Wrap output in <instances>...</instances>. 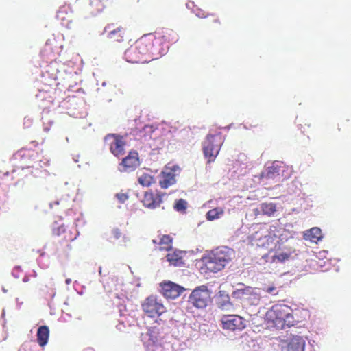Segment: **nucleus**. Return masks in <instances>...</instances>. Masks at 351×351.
Instances as JSON below:
<instances>
[{
	"label": "nucleus",
	"instance_id": "nucleus-1",
	"mask_svg": "<svg viewBox=\"0 0 351 351\" xmlns=\"http://www.w3.org/2000/svg\"><path fill=\"white\" fill-rule=\"evenodd\" d=\"M234 257V251L228 246H219L202 258L207 271L217 273L223 270Z\"/></svg>",
	"mask_w": 351,
	"mask_h": 351
},
{
	"label": "nucleus",
	"instance_id": "nucleus-2",
	"mask_svg": "<svg viewBox=\"0 0 351 351\" xmlns=\"http://www.w3.org/2000/svg\"><path fill=\"white\" fill-rule=\"evenodd\" d=\"M287 176L285 165L282 162L276 160L265 165L264 169L258 176V180L260 183L267 188V185L279 182L281 178Z\"/></svg>",
	"mask_w": 351,
	"mask_h": 351
},
{
	"label": "nucleus",
	"instance_id": "nucleus-3",
	"mask_svg": "<svg viewBox=\"0 0 351 351\" xmlns=\"http://www.w3.org/2000/svg\"><path fill=\"white\" fill-rule=\"evenodd\" d=\"M28 158V163L25 167H22L24 169H31L30 173L35 178H46L49 176V172L43 169L50 165V160L46 157L40 156L37 152H28L25 155Z\"/></svg>",
	"mask_w": 351,
	"mask_h": 351
},
{
	"label": "nucleus",
	"instance_id": "nucleus-4",
	"mask_svg": "<svg viewBox=\"0 0 351 351\" xmlns=\"http://www.w3.org/2000/svg\"><path fill=\"white\" fill-rule=\"evenodd\" d=\"M233 298L239 300L243 305L257 306L261 298V290L259 288L239 284L232 293Z\"/></svg>",
	"mask_w": 351,
	"mask_h": 351
},
{
	"label": "nucleus",
	"instance_id": "nucleus-5",
	"mask_svg": "<svg viewBox=\"0 0 351 351\" xmlns=\"http://www.w3.org/2000/svg\"><path fill=\"white\" fill-rule=\"evenodd\" d=\"M289 308L284 304L274 305L266 313L267 328L269 330L285 329L284 317L287 315Z\"/></svg>",
	"mask_w": 351,
	"mask_h": 351
},
{
	"label": "nucleus",
	"instance_id": "nucleus-6",
	"mask_svg": "<svg viewBox=\"0 0 351 351\" xmlns=\"http://www.w3.org/2000/svg\"><path fill=\"white\" fill-rule=\"evenodd\" d=\"M210 295L211 293L207 286L201 285L195 287L188 297L187 308L204 309L211 302Z\"/></svg>",
	"mask_w": 351,
	"mask_h": 351
},
{
	"label": "nucleus",
	"instance_id": "nucleus-7",
	"mask_svg": "<svg viewBox=\"0 0 351 351\" xmlns=\"http://www.w3.org/2000/svg\"><path fill=\"white\" fill-rule=\"evenodd\" d=\"M147 42L146 48L147 53L146 58L148 62L152 60H156L163 56L169 49V45L162 41V38L159 36H153L151 34L143 36Z\"/></svg>",
	"mask_w": 351,
	"mask_h": 351
},
{
	"label": "nucleus",
	"instance_id": "nucleus-8",
	"mask_svg": "<svg viewBox=\"0 0 351 351\" xmlns=\"http://www.w3.org/2000/svg\"><path fill=\"white\" fill-rule=\"evenodd\" d=\"M145 39L141 37L138 40L134 46H131L124 53V58L128 62L130 63H145L148 62L146 54L147 49L146 48Z\"/></svg>",
	"mask_w": 351,
	"mask_h": 351
},
{
	"label": "nucleus",
	"instance_id": "nucleus-9",
	"mask_svg": "<svg viewBox=\"0 0 351 351\" xmlns=\"http://www.w3.org/2000/svg\"><path fill=\"white\" fill-rule=\"evenodd\" d=\"M221 145L222 141L220 134H208L206 136L202 143V150L205 158L208 159V162L215 160L219 152Z\"/></svg>",
	"mask_w": 351,
	"mask_h": 351
},
{
	"label": "nucleus",
	"instance_id": "nucleus-10",
	"mask_svg": "<svg viewBox=\"0 0 351 351\" xmlns=\"http://www.w3.org/2000/svg\"><path fill=\"white\" fill-rule=\"evenodd\" d=\"M144 313L151 318H158L166 311L160 299L155 295L147 297L142 303Z\"/></svg>",
	"mask_w": 351,
	"mask_h": 351
},
{
	"label": "nucleus",
	"instance_id": "nucleus-11",
	"mask_svg": "<svg viewBox=\"0 0 351 351\" xmlns=\"http://www.w3.org/2000/svg\"><path fill=\"white\" fill-rule=\"evenodd\" d=\"M104 142L106 145L109 147L111 153L115 156L124 154L125 141L123 136L115 134H109L105 136Z\"/></svg>",
	"mask_w": 351,
	"mask_h": 351
},
{
	"label": "nucleus",
	"instance_id": "nucleus-12",
	"mask_svg": "<svg viewBox=\"0 0 351 351\" xmlns=\"http://www.w3.org/2000/svg\"><path fill=\"white\" fill-rule=\"evenodd\" d=\"M221 324L223 329L230 331L241 330L245 327L243 319L236 315H223Z\"/></svg>",
	"mask_w": 351,
	"mask_h": 351
},
{
	"label": "nucleus",
	"instance_id": "nucleus-13",
	"mask_svg": "<svg viewBox=\"0 0 351 351\" xmlns=\"http://www.w3.org/2000/svg\"><path fill=\"white\" fill-rule=\"evenodd\" d=\"M118 308L120 316L122 317V319L119 320L120 324L130 325L134 317L136 316V307L128 300L126 303L119 304Z\"/></svg>",
	"mask_w": 351,
	"mask_h": 351
},
{
	"label": "nucleus",
	"instance_id": "nucleus-14",
	"mask_svg": "<svg viewBox=\"0 0 351 351\" xmlns=\"http://www.w3.org/2000/svg\"><path fill=\"white\" fill-rule=\"evenodd\" d=\"M138 154L135 152H130L128 155L125 157L119 165V170L120 171L130 172L134 171L139 165Z\"/></svg>",
	"mask_w": 351,
	"mask_h": 351
},
{
	"label": "nucleus",
	"instance_id": "nucleus-15",
	"mask_svg": "<svg viewBox=\"0 0 351 351\" xmlns=\"http://www.w3.org/2000/svg\"><path fill=\"white\" fill-rule=\"evenodd\" d=\"M160 287L161 293L167 299H175L178 298L184 290L181 286L170 281L161 284Z\"/></svg>",
	"mask_w": 351,
	"mask_h": 351
},
{
	"label": "nucleus",
	"instance_id": "nucleus-16",
	"mask_svg": "<svg viewBox=\"0 0 351 351\" xmlns=\"http://www.w3.org/2000/svg\"><path fill=\"white\" fill-rule=\"evenodd\" d=\"M289 331L292 338L287 345V351H304L306 341L304 337L295 334L297 331H295V328H292Z\"/></svg>",
	"mask_w": 351,
	"mask_h": 351
},
{
	"label": "nucleus",
	"instance_id": "nucleus-17",
	"mask_svg": "<svg viewBox=\"0 0 351 351\" xmlns=\"http://www.w3.org/2000/svg\"><path fill=\"white\" fill-rule=\"evenodd\" d=\"M100 282L103 283L104 289L107 292L111 293L113 291H119L122 289L121 287L123 285V280L117 276L111 275L106 280V281L100 280Z\"/></svg>",
	"mask_w": 351,
	"mask_h": 351
},
{
	"label": "nucleus",
	"instance_id": "nucleus-18",
	"mask_svg": "<svg viewBox=\"0 0 351 351\" xmlns=\"http://www.w3.org/2000/svg\"><path fill=\"white\" fill-rule=\"evenodd\" d=\"M176 182L175 174L172 169L166 168L161 172L159 184L162 188L167 189L174 184Z\"/></svg>",
	"mask_w": 351,
	"mask_h": 351
},
{
	"label": "nucleus",
	"instance_id": "nucleus-19",
	"mask_svg": "<svg viewBox=\"0 0 351 351\" xmlns=\"http://www.w3.org/2000/svg\"><path fill=\"white\" fill-rule=\"evenodd\" d=\"M256 210L258 214L274 217L278 209L276 204L274 202H263L259 204Z\"/></svg>",
	"mask_w": 351,
	"mask_h": 351
},
{
	"label": "nucleus",
	"instance_id": "nucleus-20",
	"mask_svg": "<svg viewBox=\"0 0 351 351\" xmlns=\"http://www.w3.org/2000/svg\"><path fill=\"white\" fill-rule=\"evenodd\" d=\"M142 202L145 207L154 209L160 206L162 199L160 196L154 195L152 193L145 192Z\"/></svg>",
	"mask_w": 351,
	"mask_h": 351
},
{
	"label": "nucleus",
	"instance_id": "nucleus-21",
	"mask_svg": "<svg viewBox=\"0 0 351 351\" xmlns=\"http://www.w3.org/2000/svg\"><path fill=\"white\" fill-rule=\"evenodd\" d=\"M254 239L259 242L258 245L263 247L268 246L269 243H272L271 232H269L267 229H263L261 232H256L254 234Z\"/></svg>",
	"mask_w": 351,
	"mask_h": 351
},
{
	"label": "nucleus",
	"instance_id": "nucleus-22",
	"mask_svg": "<svg viewBox=\"0 0 351 351\" xmlns=\"http://www.w3.org/2000/svg\"><path fill=\"white\" fill-rule=\"evenodd\" d=\"M296 255L293 250L290 249H285L283 250L277 252L272 257V262L274 263H285L289 259H292Z\"/></svg>",
	"mask_w": 351,
	"mask_h": 351
},
{
	"label": "nucleus",
	"instance_id": "nucleus-23",
	"mask_svg": "<svg viewBox=\"0 0 351 351\" xmlns=\"http://www.w3.org/2000/svg\"><path fill=\"white\" fill-rule=\"evenodd\" d=\"M216 303L217 306L222 310H229L232 307L230 298L224 291H220L217 297Z\"/></svg>",
	"mask_w": 351,
	"mask_h": 351
},
{
	"label": "nucleus",
	"instance_id": "nucleus-24",
	"mask_svg": "<svg viewBox=\"0 0 351 351\" xmlns=\"http://www.w3.org/2000/svg\"><path fill=\"white\" fill-rule=\"evenodd\" d=\"M304 237L306 240L317 243L322 239V230L317 227H313L304 232Z\"/></svg>",
	"mask_w": 351,
	"mask_h": 351
},
{
	"label": "nucleus",
	"instance_id": "nucleus-25",
	"mask_svg": "<svg viewBox=\"0 0 351 351\" xmlns=\"http://www.w3.org/2000/svg\"><path fill=\"white\" fill-rule=\"evenodd\" d=\"M49 335V328L46 326H40L37 331V341L40 346H45L48 342Z\"/></svg>",
	"mask_w": 351,
	"mask_h": 351
},
{
	"label": "nucleus",
	"instance_id": "nucleus-26",
	"mask_svg": "<svg viewBox=\"0 0 351 351\" xmlns=\"http://www.w3.org/2000/svg\"><path fill=\"white\" fill-rule=\"evenodd\" d=\"M159 37L162 38V41L167 44L169 43H175L179 39V36L177 33L172 29H167L166 31L163 32V34L159 36Z\"/></svg>",
	"mask_w": 351,
	"mask_h": 351
},
{
	"label": "nucleus",
	"instance_id": "nucleus-27",
	"mask_svg": "<svg viewBox=\"0 0 351 351\" xmlns=\"http://www.w3.org/2000/svg\"><path fill=\"white\" fill-rule=\"evenodd\" d=\"M182 254L181 251H175L173 253H169L167 255V260L171 265H173L175 266H180L182 264Z\"/></svg>",
	"mask_w": 351,
	"mask_h": 351
},
{
	"label": "nucleus",
	"instance_id": "nucleus-28",
	"mask_svg": "<svg viewBox=\"0 0 351 351\" xmlns=\"http://www.w3.org/2000/svg\"><path fill=\"white\" fill-rule=\"evenodd\" d=\"M301 186L298 180H292L287 184L286 191L289 195H298L301 191Z\"/></svg>",
	"mask_w": 351,
	"mask_h": 351
},
{
	"label": "nucleus",
	"instance_id": "nucleus-29",
	"mask_svg": "<svg viewBox=\"0 0 351 351\" xmlns=\"http://www.w3.org/2000/svg\"><path fill=\"white\" fill-rule=\"evenodd\" d=\"M161 330H164V327L163 326H160V323H158L157 326L152 327L150 336L154 342H158L159 340L164 338V335L163 332L160 331Z\"/></svg>",
	"mask_w": 351,
	"mask_h": 351
},
{
	"label": "nucleus",
	"instance_id": "nucleus-30",
	"mask_svg": "<svg viewBox=\"0 0 351 351\" xmlns=\"http://www.w3.org/2000/svg\"><path fill=\"white\" fill-rule=\"evenodd\" d=\"M157 128L152 125H146L143 127L141 132L144 134L145 140L147 137L149 138H155L156 137V130Z\"/></svg>",
	"mask_w": 351,
	"mask_h": 351
},
{
	"label": "nucleus",
	"instance_id": "nucleus-31",
	"mask_svg": "<svg viewBox=\"0 0 351 351\" xmlns=\"http://www.w3.org/2000/svg\"><path fill=\"white\" fill-rule=\"evenodd\" d=\"M223 214V210L221 208L211 209L206 213V219L208 221H213L219 218Z\"/></svg>",
	"mask_w": 351,
	"mask_h": 351
},
{
	"label": "nucleus",
	"instance_id": "nucleus-32",
	"mask_svg": "<svg viewBox=\"0 0 351 351\" xmlns=\"http://www.w3.org/2000/svg\"><path fill=\"white\" fill-rule=\"evenodd\" d=\"M108 38L114 41L121 42L123 40V30L121 28H117L109 31Z\"/></svg>",
	"mask_w": 351,
	"mask_h": 351
},
{
	"label": "nucleus",
	"instance_id": "nucleus-33",
	"mask_svg": "<svg viewBox=\"0 0 351 351\" xmlns=\"http://www.w3.org/2000/svg\"><path fill=\"white\" fill-rule=\"evenodd\" d=\"M273 236L278 238V241L283 242L284 241H287L289 237H291V234L285 229H280V230H272Z\"/></svg>",
	"mask_w": 351,
	"mask_h": 351
},
{
	"label": "nucleus",
	"instance_id": "nucleus-34",
	"mask_svg": "<svg viewBox=\"0 0 351 351\" xmlns=\"http://www.w3.org/2000/svg\"><path fill=\"white\" fill-rule=\"evenodd\" d=\"M248 322H251L252 325L255 327H258L262 325L263 323L265 322L267 325L266 317L263 319L262 317L259 316L257 313L254 315H250V317L248 319Z\"/></svg>",
	"mask_w": 351,
	"mask_h": 351
},
{
	"label": "nucleus",
	"instance_id": "nucleus-35",
	"mask_svg": "<svg viewBox=\"0 0 351 351\" xmlns=\"http://www.w3.org/2000/svg\"><path fill=\"white\" fill-rule=\"evenodd\" d=\"M138 182L143 186H149L152 183L154 182L152 176L145 173L138 177Z\"/></svg>",
	"mask_w": 351,
	"mask_h": 351
},
{
	"label": "nucleus",
	"instance_id": "nucleus-36",
	"mask_svg": "<svg viewBox=\"0 0 351 351\" xmlns=\"http://www.w3.org/2000/svg\"><path fill=\"white\" fill-rule=\"evenodd\" d=\"M70 200V196L66 195L60 199H57L49 203L50 208H53L55 205H60L62 208H66L69 206L68 202Z\"/></svg>",
	"mask_w": 351,
	"mask_h": 351
},
{
	"label": "nucleus",
	"instance_id": "nucleus-37",
	"mask_svg": "<svg viewBox=\"0 0 351 351\" xmlns=\"http://www.w3.org/2000/svg\"><path fill=\"white\" fill-rule=\"evenodd\" d=\"M171 242L172 239L169 235H162L160 237L158 243L161 245H164L165 246L163 247H160V250L165 249L168 250L171 247L170 244Z\"/></svg>",
	"mask_w": 351,
	"mask_h": 351
},
{
	"label": "nucleus",
	"instance_id": "nucleus-38",
	"mask_svg": "<svg viewBox=\"0 0 351 351\" xmlns=\"http://www.w3.org/2000/svg\"><path fill=\"white\" fill-rule=\"evenodd\" d=\"M186 206L187 202L183 199H180L175 203L174 208L178 212H184Z\"/></svg>",
	"mask_w": 351,
	"mask_h": 351
},
{
	"label": "nucleus",
	"instance_id": "nucleus-39",
	"mask_svg": "<svg viewBox=\"0 0 351 351\" xmlns=\"http://www.w3.org/2000/svg\"><path fill=\"white\" fill-rule=\"evenodd\" d=\"M285 320V329L288 327L290 328V330L292 328H295V330H296V327H294L293 325L291 324V323L293 322V317L291 315V313L289 311H287V315H286V317H284Z\"/></svg>",
	"mask_w": 351,
	"mask_h": 351
},
{
	"label": "nucleus",
	"instance_id": "nucleus-40",
	"mask_svg": "<svg viewBox=\"0 0 351 351\" xmlns=\"http://www.w3.org/2000/svg\"><path fill=\"white\" fill-rule=\"evenodd\" d=\"M36 346L35 344L32 345L30 343H23L19 351H36Z\"/></svg>",
	"mask_w": 351,
	"mask_h": 351
},
{
	"label": "nucleus",
	"instance_id": "nucleus-41",
	"mask_svg": "<svg viewBox=\"0 0 351 351\" xmlns=\"http://www.w3.org/2000/svg\"><path fill=\"white\" fill-rule=\"evenodd\" d=\"M68 113L70 116H72L75 118H82V117H84L86 115V112H82L80 110L73 111L71 109L70 110V111Z\"/></svg>",
	"mask_w": 351,
	"mask_h": 351
},
{
	"label": "nucleus",
	"instance_id": "nucleus-42",
	"mask_svg": "<svg viewBox=\"0 0 351 351\" xmlns=\"http://www.w3.org/2000/svg\"><path fill=\"white\" fill-rule=\"evenodd\" d=\"M65 232V227L62 225L53 228V233L55 235L60 236L62 233Z\"/></svg>",
	"mask_w": 351,
	"mask_h": 351
},
{
	"label": "nucleus",
	"instance_id": "nucleus-43",
	"mask_svg": "<svg viewBox=\"0 0 351 351\" xmlns=\"http://www.w3.org/2000/svg\"><path fill=\"white\" fill-rule=\"evenodd\" d=\"M115 197L117 198L119 202L121 204L125 203V202L128 199V196L125 193H117Z\"/></svg>",
	"mask_w": 351,
	"mask_h": 351
},
{
	"label": "nucleus",
	"instance_id": "nucleus-44",
	"mask_svg": "<svg viewBox=\"0 0 351 351\" xmlns=\"http://www.w3.org/2000/svg\"><path fill=\"white\" fill-rule=\"evenodd\" d=\"M21 271H22V270L21 269V267L16 266L13 268V269L12 271V276L15 278H19Z\"/></svg>",
	"mask_w": 351,
	"mask_h": 351
},
{
	"label": "nucleus",
	"instance_id": "nucleus-45",
	"mask_svg": "<svg viewBox=\"0 0 351 351\" xmlns=\"http://www.w3.org/2000/svg\"><path fill=\"white\" fill-rule=\"evenodd\" d=\"M66 10L67 7L66 6L60 8L57 12V17L61 20H64L65 19L64 14L66 12Z\"/></svg>",
	"mask_w": 351,
	"mask_h": 351
},
{
	"label": "nucleus",
	"instance_id": "nucleus-46",
	"mask_svg": "<svg viewBox=\"0 0 351 351\" xmlns=\"http://www.w3.org/2000/svg\"><path fill=\"white\" fill-rule=\"evenodd\" d=\"M265 291L273 295H276L278 294L277 288L274 286L266 288Z\"/></svg>",
	"mask_w": 351,
	"mask_h": 351
},
{
	"label": "nucleus",
	"instance_id": "nucleus-47",
	"mask_svg": "<svg viewBox=\"0 0 351 351\" xmlns=\"http://www.w3.org/2000/svg\"><path fill=\"white\" fill-rule=\"evenodd\" d=\"M193 12L195 14L197 17L205 18L206 16L204 14V12L198 8H195V10H193Z\"/></svg>",
	"mask_w": 351,
	"mask_h": 351
},
{
	"label": "nucleus",
	"instance_id": "nucleus-48",
	"mask_svg": "<svg viewBox=\"0 0 351 351\" xmlns=\"http://www.w3.org/2000/svg\"><path fill=\"white\" fill-rule=\"evenodd\" d=\"M32 119L29 117H25L23 119V125L25 128H29L32 124Z\"/></svg>",
	"mask_w": 351,
	"mask_h": 351
},
{
	"label": "nucleus",
	"instance_id": "nucleus-49",
	"mask_svg": "<svg viewBox=\"0 0 351 351\" xmlns=\"http://www.w3.org/2000/svg\"><path fill=\"white\" fill-rule=\"evenodd\" d=\"M85 223V221L84 219L82 217H79L75 219V226L76 227L78 226H84Z\"/></svg>",
	"mask_w": 351,
	"mask_h": 351
},
{
	"label": "nucleus",
	"instance_id": "nucleus-50",
	"mask_svg": "<svg viewBox=\"0 0 351 351\" xmlns=\"http://www.w3.org/2000/svg\"><path fill=\"white\" fill-rule=\"evenodd\" d=\"M186 6L188 9L193 10H195V8H196V5L194 4V2L193 1H189L186 3Z\"/></svg>",
	"mask_w": 351,
	"mask_h": 351
},
{
	"label": "nucleus",
	"instance_id": "nucleus-51",
	"mask_svg": "<svg viewBox=\"0 0 351 351\" xmlns=\"http://www.w3.org/2000/svg\"><path fill=\"white\" fill-rule=\"evenodd\" d=\"M16 172V170L14 169V170L12 171L11 174L13 175ZM10 174V173L9 171H5V172L0 171V178H1L3 176V177L8 176Z\"/></svg>",
	"mask_w": 351,
	"mask_h": 351
},
{
	"label": "nucleus",
	"instance_id": "nucleus-52",
	"mask_svg": "<svg viewBox=\"0 0 351 351\" xmlns=\"http://www.w3.org/2000/svg\"><path fill=\"white\" fill-rule=\"evenodd\" d=\"M77 101H80V103L82 104V101L81 100H80V99H77L76 97H73V98H71V99L69 100V101H71L72 104H77Z\"/></svg>",
	"mask_w": 351,
	"mask_h": 351
},
{
	"label": "nucleus",
	"instance_id": "nucleus-53",
	"mask_svg": "<svg viewBox=\"0 0 351 351\" xmlns=\"http://www.w3.org/2000/svg\"><path fill=\"white\" fill-rule=\"evenodd\" d=\"M51 124H52V121H50L49 123V125H44V128H43L44 131L47 132H49V130H50V127H51Z\"/></svg>",
	"mask_w": 351,
	"mask_h": 351
},
{
	"label": "nucleus",
	"instance_id": "nucleus-54",
	"mask_svg": "<svg viewBox=\"0 0 351 351\" xmlns=\"http://www.w3.org/2000/svg\"><path fill=\"white\" fill-rule=\"evenodd\" d=\"M16 306H17V308H20L22 304V302L19 301V298H16Z\"/></svg>",
	"mask_w": 351,
	"mask_h": 351
},
{
	"label": "nucleus",
	"instance_id": "nucleus-55",
	"mask_svg": "<svg viewBox=\"0 0 351 351\" xmlns=\"http://www.w3.org/2000/svg\"><path fill=\"white\" fill-rule=\"evenodd\" d=\"M29 280V278L28 276H25L23 278V282H27Z\"/></svg>",
	"mask_w": 351,
	"mask_h": 351
},
{
	"label": "nucleus",
	"instance_id": "nucleus-56",
	"mask_svg": "<svg viewBox=\"0 0 351 351\" xmlns=\"http://www.w3.org/2000/svg\"><path fill=\"white\" fill-rule=\"evenodd\" d=\"M56 292L53 289H51V293H50V297L53 298L55 296Z\"/></svg>",
	"mask_w": 351,
	"mask_h": 351
},
{
	"label": "nucleus",
	"instance_id": "nucleus-57",
	"mask_svg": "<svg viewBox=\"0 0 351 351\" xmlns=\"http://www.w3.org/2000/svg\"><path fill=\"white\" fill-rule=\"evenodd\" d=\"M98 272H99V276H102V267L101 266L99 267Z\"/></svg>",
	"mask_w": 351,
	"mask_h": 351
},
{
	"label": "nucleus",
	"instance_id": "nucleus-58",
	"mask_svg": "<svg viewBox=\"0 0 351 351\" xmlns=\"http://www.w3.org/2000/svg\"><path fill=\"white\" fill-rule=\"evenodd\" d=\"M66 285H69L71 282V280L70 278H67L65 280Z\"/></svg>",
	"mask_w": 351,
	"mask_h": 351
},
{
	"label": "nucleus",
	"instance_id": "nucleus-59",
	"mask_svg": "<svg viewBox=\"0 0 351 351\" xmlns=\"http://www.w3.org/2000/svg\"><path fill=\"white\" fill-rule=\"evenodd\" d=\"M2 291L4 293H6L8 292V290L6 289H5V287H2Z\"/></svg>",
	"mask_w": 351,
	"mask_h": 351
},
{
	"label": "nucleus",
	"instance_id": "nucleus-60",
	"mask_svg": "<svg viewBox=\"0 0 351 351\" xmlns=\"http://www.w3.org/2000/svg\"><path fill=\"white\" fill-rule=\"evenodd\" d=\"M32 276H33L34 277H36L37 274H36V272L35 271H33V274H32Z\"/></svg>",
	"mask_w": 351,
	"mask_h": 351
},
{
	"label": "nucleus",
	"instance_id": "nucleus-61",
	"mask_svg": "<svg viewBox=\"0 0 351 351\" xmlns=\"http://www.w3.org/2000/svg\"><path fill=\"white\" fill-rule=\"evenodd\" d=\"M110 29V27H109V26H108V27H105V29H104V32H108V29Z\"/></svg>",
	"mask_w": 351,
	"mask_h": 351
},
{
	"label": "nucleus",
	"instance_id": "nucleus-62",
	"mask_svg": "<svg viewBox=\"0 0 351 351\" xmlns=\"http://www.w3.org/2000/svg\"><path fill=\"white\" fill-rule=\"evenodd\" d=\"M106 85V82H104L102 83V86H105Z\"/></svg>",
	"mask_w": 351,
	"mask_h": 351
},
{
	"label": "nucleus",
	"instance_id": "nucleus-63",
	"mask_svg": "<svg viewBox=\"0 0 351 351\" xmlns=\"http://www.w3.org/2000/svg\"><path fill=\"white\" fill-rule=\"evenodd\" d=\"M4 315H5V311H4V310H3L2 317H4Z\"/></svg>",
	"mask_w": 351,
	"mask_h": 351
},
{
	"label": "nucleus",
	"instance_id": "nucleus-64",
	"mask_svg": "<svg viewBox=\"0 0 351 351\" xmlns=\"http://www.w3.org/2000/svg\"><path fill=\"white\" fill-rule=\"evenodd\" d=\"M85 351H93V350L91 349H88V350H86Z\"/></svg>",
	"mask_w": 351,
	"mask_h": 351
}]
</instances>
